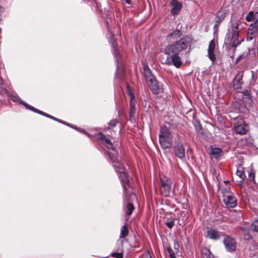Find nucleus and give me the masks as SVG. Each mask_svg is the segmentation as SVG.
<instances>
[{"label":"nucleus","mask_w":258,"mask_h":258,"mask_svg":"<svg viewBox=\"0 0 258 258\" xmlns=\"http://www.w3.org/2000/svg\"><path fill=\"white\" fill-rule=\"evenodd\" d=\"M40 114H42V115H44V116H46L47 117H49V118H50V116H51V115H49L48 114H46V113H44L43 112V113H40Z\"/></svg>","instance_id":"nucleus-43"},{"label":"nucleus","mask_w":258,"mask_h":258,"mask_svg":"<svg viewBox=\"0 0 258 258\" xmlns=\"http://www.w3.org/2000/svg\"><path fill=\"white\" fill-rule=\"evenodd\" d=\"M258 26L255 25V23L251 24L248 30V34L254 35L257 33Z\"/></svg>","instance_id":"nucleus-20"},{"label":"nucleus","mask_w":258,"mask_h":258,"mask_svg":"<svg viewBox=\"0 0 258 258\" xmlns=\"http://www.w3.org/2000/svg\"><path fill=\"white\" fill-rule=\"evenodd\" d=\"M206 237L210 239L217 240L221 238V234L216 230L210 228L207 232Z\"/></svg>","instance_id":"nucleus-11"},{"label":"nucleus","mask_w":258,"mask_h":258,"mask_svg":"<svg viewBox=\"0 0 258 258\" xmlns=\"http://www.w3.org/2000/svg\"><path fill=\"white\" fill-rule=\"evenodd\" d=\"M249 180L252 181L254 179V174L253 173H250L248 175Z\"/></svg>","instance_id":"nucleus-37"},{"label":"nucleus","mask_w":258,"mask_h":258,"mask_svg":"<svg viewBox=\"0 0 258 258\" xmlns=\"http://www.w3.org/2000/svg\"><path fill=\"white\" fill-rule=\"evenodd\" d=\"M246 20L248 21H251L252 20L254 21V13L253 12L250 11L248 13V14L246 16Z\"/></svg>","instance_id":"nucleus-26"},{"label":"nucleus","mask_w":258,"mask_h":258,"mask_svg":"<svg viewBox=\"0 0 258 258\" xmlns=\"http://www.w3.org/2000/svg\"><path fill=\"white\" fill-rule=\"evenodd\" d=\"M241 84V79L240 78H238V80H237L236 83L235 82L233 83V88L236 89H238L239 88H240Z\"/></svg>","instance_id":"nucleus-28"},{"label":"nucleus","mask_w":258,"mask_h":258,"mask_svg":"<svg viewBox=\"0 0 258 258\" xmlns=\"http://www.w3.org/2000/svg\"><path fill=\"white\" fill-rule=\"evenodd\" d=\"M124 1H125V2H126L127 4H128V5H130V4H131V0H124Z\"/></svg>","instance_id":"nucleus-44"},{"label":"nucleus","mask_w":258,"mask_h":258,"mask_svg":"<svg viewBox=\"0 0 258 258\" xmlns=\"http://www.w3.org/2000/svg\"><path fill=\"white\" fill-rule=\"evenodd\" d=\"M254 21L255 25L258 26V12L254 14Z\"/></svg>","instance_id":"nucleus-34"},{"label":"nucleus","mask_w":258,"mask_h":258,"mask_svg":"<svg viewBox=\"0 0 258 258\" xmlns=\"http://www.w3.org/2000/svg\"><path fill=\"white\" fill-rule=\"evenodd\" d=\"M111 256L116 258H122L123 253L122 252H113L111 254Z\"/></svg>","instance_id":"nucleus-30"},{"label":"nucleus","mask_w":258,"mask_h":258,"mask_svg":"<svg viewBox=\"0 0 258 258\" xmlns=\"http://www.w3.org/2000/svg\"><path fill=\"white\" fill-rule=\"evenodd\" d=\"M110 42L112 43V46L114 47V44H115V40H114V38L113 36H111V39H110Z\"/></svg>","instance_id":"nucleus-38"},{"label":"nucleus","mask_w":258,"mask_h":258,"mask_svg":"<svg viewBox=\"0 0 258 258\" xmlns=\"http://www.w3.org/2000/svg\"><path fill=\"white\" fill-rule=\"evenodd\" d=\"M243 96L242 97H246L247 96L250 95L249 92L247 90H245L243 92Z\"/></svg>","instance_id":"nucleus-39"},{"label":"nucleus","mask_w":258,"mask_h":258,"mask_svg":"<svg viewBox=\"0 0 258 258\" xmlns=\"http://www.w3.org/2000/svg\"><path fill=\"white\" fill-rule=\"evenodd\" d=\"M166 225L169 228L171 229L174 225V220H171L170 221L167 222H166Z\"/></svg>","instance_id":"nucleus-32"},{"label":"nucleus","mask_w":258,"mask_h":258,"mask_svg":"<svg viewBox=\"0 0 258 258\" xmlns=\"http://www.w3.org/2000/svg\"><path fill=\"white\" fill-rule=\"evenodd\" d=\"M129 95H130V115L131 117H133L135 113L136 108L135 103L134 101V94L130 92Z\"/></svg>","instance_id":"nucleus-17"},{"label":"nucleus","mask_w":258,"mask_h":258,"mask_svg":"<svg viewBox=\"0 0 258 258\" xmlns=\"http://www.w3.org/2000/svg\"><path fill=\"white\" fill-rule=\"evenodd\" d=\"M236 174L242 179H243L245 177L244 171L243 170H237L236 171Z\"/></svg>","instance_id":"nucleus-29"},{"label":"nucleus","mask_w":258,"mask_h":258,"mask_svg":"<svg viewBox=\"0 0 258 258\" xmlns=\"http://www.w3.org/2000/svg\"><path fill=\"white\" fill-rule=\"evenodd\" d=\"M145 77L149 87L153 94H157L163 91L162 85L152 75L148 66L144 67Z\"/></svg>","instance_id":"nucleus-4"},{"label":"nucleus","mask_w":258,"mask_h":258,"mask_svg":"<svg viewBox=\"0 0 258 258\" xmlns=\"http://www.w3.org/2000/svg\"><path fill=\"white\" fill-rule=\"evenodd\" d=\"M115 55L116 56V58H117V54H116V52L115 53Z\"/></svg>","instance_id":"nucleus-48"},{"label":"nucleus","mask_w":258,"mask_h":258,"mask_svg":"<svg viewBox=\"0 0 258 258\" xmlns=\"http://www.w3.org/2000/svg\"><path fill=\"white\" fill-rule=\"evenodd\" d=\"M98 137L102 141L103 145L108 149L112 150L108 153V154L112 162L113 166L115 170L119 173V177L122 183V187L124 194L125 195V200L129 202H133L136 200V196L132 192L128 195L126 194V187L125 184L126 183L128 185L130 181L124 172V166L122 163L120 162V157L117 156V153L114 150L112 143L107 137L104 136L103 134L100 133L98 134Z\"/></svg>","instance_id":"nucleus-1"},{"label":"nucleus","mask_w":258,"mask_h":258,"mask_svg":"<svg viewBox=\"0 0 258 258\" xmlns=\"http://www.w3.org/2000/svg\"><path fill=\"white\" fill-rule=\"evenodd\" d=\"M243 57V55H239L236 59V62H238L241 59H242Z\"/></svg>","instance_id":"nucleus-40"},{"label":"nucleus","mask_w":258,"mask_h":258,"mask_svg":"<svg viewBox=\"0 0 258 258\" xmlns=\"http://www.w3.org/2000/svg\"><path fill=\"white\" fill-rule=\"evenodd\" d=\"M174 152L175 156L179 159H183L185 158V148L181 142H177L175 144Z\"/></svg>","instance_id":"nucleus-8"},{"label":"nucleus","mask_w":258,"mask_h":258,"mask_svg":"<svg viewBox=\"0 0 258 258\" xmlns=\"http://www.w3.org/2000/svg\"><path fill=\"white\" fill-rule=\"evenodd\" d=\"M182 33L181 31L179 30H175L173 31L172 33L167 35L166 37V39L169 41H172L174 40L179 38L181 35Z\"/></svg>","instance_id":"nucleus-16"},{"label":"nucleus","mask_w":258,"mask_h":258,"mask_svg":"<svg viewBox=\"0 0 258 258\" xmlns=\"http://www.w3.org/2000/svg\"><path fill=\"white\" fill-rule=\"evenodd\" d=\"M159 138H172V136L168 128L165 126L161 127L160 130Z\"/></svg>","instance_id":"nucleus-15"},{"label":"nucleus","mask_w":258,"mask_h":258,"mask_svg":"<svg viewBox=\"0 0 258 258\" xmlns=\"http://www.w3.org/2000/svg\"><path fill=\"white\" fill-rule=\"evenodd\" d=\"M174 248L177 251H178L179 245L178 242L177 241H174V244H173Z\"/></svg>","instance_id":"nucleus-35"},{"label":"nucleus","mask_w":258,"mask_h":258,"mask_svg":"<svg viewBox=\"0 0 258 258\" xmlns=\"http://www.w3.org/2000/svg\"><path fill=\"white\" fill-rule=\"evenodd\" d=\"M179 54L175 53H171L170 55L171 62L172 65L174 66L177 68H179L181 65V58L178 55Z\"/></svg>","instance_id":"nucleus-12"},{"label":"nucleus","mask_w":258,"mask_h":258,"mask_svg":"<svg viewBox=\"0 0 258 258\" xmlns=\"http://www.w3.org/2000/svg\"><path fill=\"white\" fill-rule=\"evenodd\" d=\"M142 258H152L149 251H146L142 255Z\"/></svg>","instance_id":"nucleus-33"},{"label":"nucleus","mask_w":258,"mask_h":258,"mask_svg":"<svg viewBox=\"0 0 258 258\" xmlns=\"http://www.w3.org/2000/svg\"><path fill=\"white\" fill-rule=\"evenodd\" d=\"M222 21V19H220L219 20H217V22H216V24H215V25H214V28H216L218 27V25L219 24V23L221 22V21Z\"/></svg>","instance_id":"nucleus-41"},{"label":"nucleus","mask_w":258,"mask_h":258,"mask_svg":"<svg viewBox=\"0 0 258 258\" xmlns=\"http://www.w3.org/2000/svg\"><path fill=\"white\" fill-rule=\"evenodd\" d=\"M245 238L247 240H248L250 238V236L249 235L245 236Z\"/></svg>","instance_id":"nucleus-45"},{"label":"nucleus","mask_w":258,"mask_h":258,"mask_svg":"<svg viewBox=\"0 0 258 258\" xmlns=\"http://www.w3.org/2000/svg\"><path fill=\"white\" fill-rule=\"evenodd\" d=\"M116 120H112L110 121L109 125L111 127H114L116 125Z\"/></svg>","instance_id":"nucleus-36"},{"label":"nucleus","mask_w":258,"mask_h":258,"mask_svg":"<svg viewBox=\"0 0 258 258\" xmlns=\"http://www.w3.org/2000/svg\"><path fill=\"white\" fill-rule=\"evenodd\" d=\"M167 251L169 253L170 258H176L175 253L174 252L173 249L171 247H168Z\"/></svg>","instance_id":"nucleus-27"},{"label":"nucleus","mask_w":258,"mask_h":258,"mask_svg":"<svg viewBox=\"0 0 258 258\" xmlns=\"http://www.w3.org/2000/svg\"><path fill=\"white\" fill-rule=\"evenodd\" d=\"M2 84V79L1 78H0V84Z\"/></svg>","instance_id":"nucleus-46"},{"label":"nucleus","mask_w":258,"mask_h":258,"mask_svg":"<svg viewBox=\"0 0 258 258\" xmlns=\"http://www.w3.org/2000/svg\"><path fill=\"white\" fill-rule=\"evenodd\" d=\"M128 233V229L126 225L123 226L120 230V238H122L127 235Z\"/></svg>","instance_id":"nucleus-21"},{"label":"nucleus","mask_w":258,"mask_h":258,"mask_svg":"<svg viewBox=\"0 0 258 258\" xmlns=\"http://www.w3.org/2000/svg\"><path fill=\"white\" fill-rule=\"evenodd\" d=\"M21 103L23 104L24 105V106L27 108V109H29L32 111H33L35 112H37L38 113H43V112L42 111H40V110H38L37 109L34 108V107L31 106V105H29L25 103H24L22 101H21Z\"/></svg>","instance_id":"nucleus-24"},{"label":"nucleus","mask_w":258,"mask_h":258,"mask_svg":"<svg viewBox=\"0 0 258 258\" xmlns=\"http://www.w3.org/2000/svg\"><path fill=\"white\" fill-rule=\"evenodd\" d=\"M252 39V37H249V39L250 40H251Z\"/></svg>","instance_id":"nucleus-47"},{"label":"nucleus","mask_w":258,"mask_h":258,"mask_svg":"<svg viewBox=\"0 0 258 258\" xmlns=\"http://www.w3.org/2000/svg\"><path fill=\"white\" fill-rule=\"evenodd\" d=\"M171 57H170V55L168 56L166 59L165 60V61L162 62L164 64H167L168 66H171L172 65V63L171 62Z\"/></svg>","instance_id":"nucleus-31"},{"label":"nucleus","mask_w":258,"mask_h":258,"mask_svg":"<svg viewBox=\"0 0 258 258\" xmlns=\"http://www.w3.org/2000/svg\"><path fill=\"white\" fill-rule=\"evenodd\" d=\"M159 143L163 149H169L172 147V138H159Z\"/></svg>","instance_id":"nucleus-14"},{"label":"nucleus","mask_w":258,"mask_h":258,"mask_svg":"<svg viewBox=\"0 0 258 258\" xmlns=\"http://www.w3.org/2000/svg\"><path fill=\"white\" fill-rule=\"evenodd\" d=\"M192 38L186 36L178 40L167 45L164 49L165 54L170 55L171 53L180 54L182 51L186 50L190 47Z\"/></svg>","instance_id":"nucleus-3"},{"label":"nucleus","mask_w":258,"mask_h":258,"mask_svg":"<svg viewBox=\"0 0 258 258\" xmlns=\"http://www.w3.org/2000/svg\"><path fill=\"white\" fill-rule=\"evenodd\" d=\"M160 180L163 190L162 194L164 197H168L171 190V181L169 178L163 175L160 176Z\"/></svg>","instance_id":"nucleus-6"},{"label":"nucleus","mask_w":258,"mask_h":258,"mask_svg":"<svg viewBox=\"0 0 258 258\" xmlns=\"http://www.w3.org/2000/svg\"><path fill=\"white\" fill-rule=\"evenodd\" d=\"M223 202L229 207L234 208L236 206V199L230 191L229 187H226L222 191Z\"/></svg>","instance_id":"nucleus-5"},{"label":"nucleus","mask_w":258,"mask_h":258,"mask_svg":"<svg viewBox=\"0 0 258 258\" xmlns=\"http://www.w3.org/2000/svg\"><path fill=\"white\" fill-rule=\"evenodd\" d=\"M234 130L236 134L243 135L246 134L248 131V127L244 123L237 124L235 125Z\"/></svg>","instance_id":"nucleus-13"},{"label":"nucleus","mask_w":258,"mask_h":258,"mask_svg":"<svg viewBox=\"0 0 258 258\" xmlns=\"http://www.w3.org/2000/svg\"><path fill=\"white\" fill-rule=\"evenodd\" d=\"M218 45L217 42L214 40H212L209 44L208 49L207 56L211 61L212 63L214 64L216 57L214 52L216 46Z\"/></svg>","instance_id":"nucleus-7"},{"label":"nucleus","mask_w":258,"mask_h":258,"mask_svg":"<svg viewBox=\"0 0 258 258\" xmlns=\"http://www.w3.org/2000/svg\"><path fill=\"white\" fill-rule=\"evenodd\" d=\"M251 229L253 231L258 233V218L255 220L251 225Z\"/></svg>","instance_id":"nucleus-25"},{"label":"nucleus","mask_w":258,"mask_h":258,"mask_svg":"<svg viewBox=\"0 0 258 258\" xmlns=\"http://www.w3.org/2000/svg\"><path fill=\"white\" fill-rule=\"evenodd\" d=\"M224 243L227 250L230 251L235 250L236 246L235 241L234 239L227 236L224 238Z\"/></svg>","instance_id":"nucleus-9"},{"label":"nucleus","mask_w":258,"mask_h":258,"mask_svg":"<svg viewBox=\"0 0 258 258\" xmlns=\"http://www.w3.org/2000/svg\"><path fill=\"white\" fill-rule=\"evenodd\" d=\"M222 151L219 148H213L211 150L210 154L215 158H219L221 154Z\"/></svg>","instance_id":"nucleus-18"},{"label":"nucleus","mask_w":258,"mask_h":258,"mask_svg":"<svg viewBox=\"0 0 258 258\" xmlns=\"http://www.w3.org/2000/svg\"><path fill=\"white\" fill-rule=\"evenodd\" d=\"M134 210V207L133 205L131 203H127L125 209L126 214L128 215H131Z\"/></svg>","instance_id":"nucleus-23"},{"label":"nucleus","mask_w":258,"mask_h":258,"mask_svg":"<svg viewBox=\"0 0 258 258\" xmlns=\"http://www.w3.org/2000/svg\"><path fill=\"white\" fill-rule=\"evenodd\" d=\"M202 254L203 258H214L213 254L211 252L210 250L207 248L202 249Z\"/></svg>","instance_id":"nucleus-19"},{"label":"nucleus","mask_w":258,"mask_h":258,"mask_svg":"<svg viewBox=\"0 0 258 258\" xmlns=\"http://www.w3.org/2000/svg\"><path fill=\"white\" fill-rule=\"evenodd\" d=\"M50 118H51L52 119H54V120H55L57 121H59V122H63L62 121H60V120H59L58 119H57L56 118H54V117L53 116H50Z\"/></svg>","instance_id":"nucleus-42"},{"label":"nucleus","mask_w":258,"mask_h":258,"mask_svg":"<svg viewBox=\"0 0 258 258\" xmlns=\"http://www.w3.org/2000/svg\"><path fill=\"white\" fill-rule=\"evenodd\" d=\"M243 102L245 103L246 105L251 106L252 105L253 101L251 99L250 95L247 96L246 97H242Z\"/></svg>","instance_id":"nucleus-22"},{"label":"nucleus","mask_w":258,"mask_h":258,"mask_svg":"<svg viewBox=\"0 0 258 258\" xmlns=\"http://www.w3.org/2000/svg\"><path fill=\"white\" fill-rule=\"evenodd\" d=\"M170 5L172 7L171 10V13L173 15H176L182 8V4L177 0H172L170 3Z\"/></svg>","instance_id":"nucleus-10"},{"label":"nucleus","mask_w":258,"mask_h":258,"mask_svg":"<svg viewBox=\"0 0 258 258\" xmlns=\"http://www.w3.org/2000/svg\"><path fill=\"white\" fill-rule=\"evenodd\" d=\"M241 24L239 20L232 21V25L230 27L227 36L225 39V44L227 47H236L243 40L240 39L238 29Z\"/></svg>","instance_id":"nucleus-2"}]
</instances>
